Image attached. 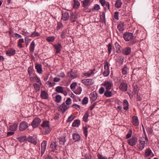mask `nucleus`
Listing matches in <instances>:
<instances>
[{"label":"nucleus","mask_w":159,"mask_h":159,"mask_svg":"<svg viewBox=\"0 0 159 159\" xmlns=\"http://www.w3.org/2000/svg\"><path fill=\"white\" fill-rule=\"evenodd\" d=\"M73 139L75 141H78L80 140V136L78 134L74 133L72 135Z\"/></svg>","instance_id":"obj_26"},{"label":"nucleus","mask_w":159,"mask_h":159,"mask_svg":"<svg viewBox=\"0 0 159 159\" xmlns=\"http://www.w3.org/2000/svg\"><path fill=\"white\" fill-rule=\"evenodd\" d=\"M41 125L43 128L42 133L43 134L46 135L50 133L51 128L49 126V121H44Z\"/></svg>","instance_id":"obj_1"},{"label":"nucleus","mask_w":159,"mask_h":159,"mask_svg":"<svg viewBox=\"0 0 159 159\" xmlns=\"http://www.w3.org/2000/svg\"><path fill=\"white\" fill-rule=\"evenodd\" d=\"M104 95L107 98L110 97L112 95V93L109 90H106L104 92Z\"/></svg>","instance_id":"obj_34"},{"label":"nucleus","mask_w":159,"mask_h":159,"mask_svg":"<svg viewBox=\"0 0 159 159\" xmlns=\"http://www.w3.org/2000/svg\"><path fill=\"white\" fill-rule=\"evenodd\" d=\"M17 127V125L16 124H14L13 125H10L9 126V129L10 130L12 131H15Z\"/></svg>","instance_id":"obj_39"},{"label":"nucleus","mask_w":159,"mask_h":159,"mask_svg":"<svg viewBox=\"0 0 159 159\" xmlns=\"http://www.w3.org/2000/svg\"><path fill=\"white\" fill-rule=\"evenodd\" d=\"M81 82L85 85L88 86L93 84L94 81L92 79H84L82 80Z\"/></svg>","instance_id":"obj_4"},{"label":"nucleus","mask_w":159,"mask_h":159,"mask_svg":"<svg viewBox=\"0 0 159 159\" xmlns=\"http://www.w3.org/2000/svg\"><path fill=\"white\" fill-rule=\"evenodd\" d=\"M54 48L56 50V53L58 54L60 52L62 47L60 43H58L57 44H55L53 46Z\"/></svg>","instance_id":"obj_9"},{"label":"nucleus","mask_w":159,"mask_h":159,"mask_svg":"<svg viewBox=\"0 0 159 159\" xmlns=\"http://www.w3.org/2000/svg\"><path fill=\"white\" fill-rule=\"evenodd\" d=\"M82 156L85 157V159H92L91 156L89 153L86 154L82 153Z\"/></svg>","instance_id":"obj_42"},{"label":"nucleus","mask_w":159,"mask_h":159,"mask_svg":"<svg viewBox=\"0 0 159 159\" xmlns=\"http://www.w3.org/2000/svg\"><path fill=\"white\" fill-rule=\"evenodd\" d=\"M42 65L40 64L37 63L35 64V68L37 70V72L40 74L42 73Z\"/></svg>","instance_id":"obj_20"},{"label":"nucleus","mask_w":159,"mask_h":159,"mask_svg":"<svg viewBox=\"0 0 159 159\" xmlns=\"http://www.w3.org/2000/svg\"><path fill=\"white\" fill-rule=\"evenodd\" d=\"M77 85L76 82H73L70 85V88L71 89H74L75 88V86Z\"/></svg>","instance_id":"obj_61"},{"label":"nucleus","mask_w":159,"mask_h":159,"mask_svg":"<svg viewBox=\"0 0 159 159\" xmlns=\"http://www.w3.org/2000/svg\"><path fill=\"white\" fill-rule=\"evenodd\" d=\"M83 129L85 136L87 137L88 136V128L87 127L84 126L83 127Z\"/></svg>","instance_id":"obj_46"},{"label":"nucleus","mask_w":159,"mask_h":159,"mask_svg":"<svg viewBox=\"0 0 159 159\" xmlns=\"http://www.w3.org/2000/svg\"><path fill=\"white\" fill-rule=\"evenodd\" d=\"M77 18V16L74 14H72L70 16V20L72 22H74L75 21L76 19Z\"/></svg>","instance_id":"obj_47"},{"label":"nucleus","mask_w":159,"mask_h":159,"mask_svg":"<svg viewBox=\"0 0 159 159\" xmlns=\"http://www.w3.org/2000/svg\"><path fill=\"white\" fill-rule=\"evenodd\" d=\"M107 46L108 47V54H109L111 52L112 50L111 44V43H109Z\"/></svg>","instance_id":"obj_60"},{"label":"nucleus","mask_w":159,"mask_h":159,"mask_svg":"<svg viewBox=\"0 0 159 159\" xmlns=\"http://www.w3.org/2000/svg\"><path fill=\"white\" fill-rule=\"evenodd\" d=\"M123 105L124 107H123V109L125 110L128 109L129 107V103L127 100L125 99L123 101Z\"/></svg>","instance_id":"obj_33"},{"label":"nucleus","mask_w":159,"mask_h":159,"mask_svg":"<svg viewBox=\"0 0 159 159\" xmlns=\"http://www.w3.org/2000/svg\"><path fill=\"white\" fill-rule=\"evenodd\" d=\"M98 97L97 94L96 92L94 91L91 93L90 95V98L91 103L95 101Z\"/></svg>","instance_id":"obj_16"},{"label":"nucleus","mask_w":159,"mask_h":159,"mask_svg":"<svg viewBox=\"0 0 159 159\" xmlns=\"http://www.w3.org/2000/svg\"><path fill=\"white\" fill-rule=\"evenodd\" d=\"M82 3V6L84 7H86L90 5V0H84L83 1H81Z\"/></svg>","instance_id":"obj_21"},{"label":"nucleus","mask_w":159,"mask_h":159,"mask_svg":"<svg viewBox=\"0 0 159 159\" xmlns=\"http://www.w3.org/2000/svg\"><path fill=\"white\" fill-rule=\"evenodd\" d=\"M128 68L126 66H125L122 70V73L124 75H126L127 74Z\"/></svg>","instance_id":"obj_44"},{"label":"nucleus","mask_w":159,"mask_h":159,"mask_svg":"<svg viewBox=\"0 0 159 159\" xmlns=\"http://www.w3.org/2000/svg\"><path fill=\"white\" fill-rule=\"evenodd\" d=\"M71 100L70 98H68L66 101V104L67 105H69L71 104Z\"/></svg>","instance_id":"obj_63"},{"label":"nucleus","mask_w":159,"mask_h":159,"mask_svg":"<svg viewBox=\"0 0 159 159\" xmlns=\"http://www.w3.org/2000/svg\"><path fill=\"white\" fill-rule=\"evenodd\" d=\"M152 153L151 150L150 148L146 149L145 153V155L146 157H148Z\"/></svg>","instance_id":"obj_40"},{"label":"nucleus","mask_w":159,"mask_h":159,"mask_svg":"<svg viewBox=\"0 0 159 159\" xmlns=\"http://www.w3.org/2000/svg\"><path fill=\"white\" fill-rule=\"evenodd\" d=\"M100 9V6L97 4H95L92 9L93 11L98 10Z\"/></svg>","instance_id":"obj_56"},{"label":"nucleus","mask_w":159,"mask_h":159,"mask_svg":"<svg viewBox=\"0 0 159 159\" xmlns=\"http://www.w3.org/2000/svg\"><path fill=\"white\" fill-rule=\"evenodd\" d=\"M110 71L109 70H105L102 73L103 75L104 76H107L109 74Z\"/></svg>","instance_id":"obj_54"},{"label":"nucleus","mask_w":159,"mask_h":159,"mask_svg":"<svg viewBox=\"0 0 159 159\" xmlns=\"http://www.w3.org/2000/svg\"><path fill=\"white\" fill-rule=\"evenodd\" d=\"M68 75L70 78L74 79L76 77V75L75 72L73 71L72 70L70 72H68Z\"/></svg>","instance_id":"obj_23"},{"label":"nucleus","mask_w":159,"mask_h":159,"mask_svg":"<svg viewBox=\"0 0 159 159\" xmlns=\"http://www.w3.org/2000/svg\"><path fill=\"white\" fill-rule=\"evenodd\" d=\"M41 96L42 99H47L48 97V93L45 90H42L41 94Z\"/></svg>","instance_id":"obj_22"},{"label":"nucleus","mask_w":159,"mask_h":159,"mask_svg":"<svg viewBox=\"0 0 159 159\" xmlns=\"http://www.w3.org/2000/svg\"><path fill=\"white\" fill-rule=\"evenodd\" d=\"M67 30H64L61 33V37L63 39H65L66 37V34Z\"/></svg>","instance_id":"obj_52"},{"label":"nucleus","mask_w":159,"mask_h":159,"mask_svg":"<svg viewBox=\"0 0 159 159\" xmlns=\"http://www.w3.org/2000/svg\"><path fill=\"white\" fill-rule=\"evenodd\" d=\"M88 102V99L87 97H84L82 101V103L83 104H86Z\"/></svg>","instance_id":"obj_53"},{"label":"nucleus","mask_w":159,"mask_h":159,"mask_svg":"<svg viewBox=\"0 0 159 159\" xmlns=\"http://www.w3.org/2000/svg\"><path fill=\"white\" fill-rule=\"evenodd\" d=\"M17 140L21 142H24L27 140L26 136L25 135H20L16 138Z\"/></svg>","instance_id":"obj_18"},{"label":"nucleus","mask_w":159,"mask_h":159,"mask_svg":"<svg viewBox=\"0 0 159 159\" xmlns=\"http://www.w3.org/2000/svg\"><path fill=\"white\" fill-rule=\"evenodd\" d=\"M34 78L35 80H36V81L37 83H39L40 85H41L42 84L40 78H39L36 75L35 76Z\"/></svg>","instance_id":"obj_55"},{"label":"nucleus","mask_w":159,"mask_h":159,"mask_svg":"<svg viewBox=\"0 0 159 159\" xmlns=\"http://www.w3.org/2000/svg\"><path fill=\"white\" fill-rule=\"evenodd\" d=\"M139 144L137 145L138 148L139 150L141 151L142 150L145 146V141L143 140V138L140 137L139 140Z\"/></svg>","instance_id":"obj_3"},{"label":"nucleus","mask_w":159,"mask_h":159,"mask_svg":"<svg viewBox=\"0 0 159 159\" xmlns=\"http://www.w3.org/2000/svg\"><path fill=\"white\" fill-rule=\"evenodd\" d=\"M97 156L99 159H107L106 157H103L102 155L100 154H98L97 155Z\"/></svg>","instance_id":"obj_62"},{"label":"nucleus","mask_w":159,"mask_h":159,"mask_svg":"<svg viewBox=\"0 0 159 159\" xmlns=\"http://www.w3.org/2000/svg\"><path fill=\"white\" fill-rule=\"evenodd\" d=\"M132 131L131 130H130L129 131L128 133L127 134L126 136V139H128L131 137L132 135Z\"/></svg>","instance_id":"obj_50"},{"label":"nucleus","mask_w":159,"mask_h":159,"mask_svg":"<svg viewBox=\"0 0 159 159\" xmlns=\"http://www.w3.org/2000/svg\"><path fill=\"white\" fill-rule=\"evenodd\" d=\"M80 125V121L79 120H75L74 121L72 126L73 127H78Z\"/></svg>","instance_id":"obj_31"},{"label":"nucleus","mask_w":159,"mask_h":159,"mask_svg":"<svg viewBox=\"0 0 159 159\" xmlns=\"http://www.w3.org/2000/svg\"><path fill=\"white\" fill-rule=\"evenodd\" d=\"M104 68L105 70H109V66H108V62L107 61H105V65L104 66Z\"/></svg>","instance_id":"obj_57"},{"label":"nucleus","mask_w":159,"mask_h":159,"mask_svg":"<svg viewBox=\"0 0 159 159\" xmlns=\"http://www.w3.org/2000/svg\"><path fill=\"white\" fill-rule=\"evenodd\" d=\"M73 7L75 9L78 8L80 6V4L78 0H73Z\"/></svg>","instance_id":"obj_25"},{"label":"nucleus","mask_w":159,"mask_h":159,"mask_svg":"<svg viewBox=\"0 0 159 159\" xmlns=\"http://www.w3.org/2000/svg\"><path fill=\"white\" fill-rule=\"evenodd\" d=\"M47 142L46 140H43L41 145V156H42L44 154L46 148Z\"/></svg>","instance_id":"obj_13"},{"label":"nucleus","mask_w":159,"mask_h":159,"mask_svg":"<svg viewBox=\"0 0 159 159\" xmlns=\"http://www.w3.org/2000/svg\"><path fill=\"white\" fill-rule=\"evenodd\" d=\"M124 23H121L117 26V28L120 31H122L124 29Z\"/></svg>","instance_id":"obj_37"},{"label":"nucleus","mask_w":159,"mask_h":159,"mask_svg":"<svg viewBox=\"0 0 159 159\" xmlns=\"http://www.w3.org/2000/svg\"><path fill=\"white\" fill-rule=\"evenodd\" d=\"M35 47V43L33 41L31 43L30 47V52L33 53L34 51Z\"/></svg>","instance_id":"obj_28"},{"label":"nucleus","mask_w":159,"mask_h":159,"mask_svg":"<svg viewBox=\"0 0 159 159\" xmlns=\"http://www.w3.org/2000/svg\"><path fill=\"white\" fill-rule=\"evenodd\" d=\"M120 90L123 91H126L127 90L128 86L127 84L124 82H122L119 86Z\"/></svg>","instance_id":"obj_12"},{"label":"nucleus","mask_w":159,"mask_h":159,"mask_svg":"<svg viewBox=\"0 0 159 159\" xmlns=\"http://www.w3.org/2000/svg\"><path fill=\"white\" fill-rule=\"evenodd\" d=\"M139 90V88L137 85H136L135 86H134L133 92L135 94L138 93Z\"/></svg>","instance_id":"obj_51"},{"label":"nucleus","mask_w":159,"mask_h":159,"mask_svg":"<svg viewBox=\"0 0 159 159\" xmlns=\"http://www.w3.org/2000/svg\"><path fill=\"white\" fill-rule=\"evenodd\" d=\"M75 118V116H72L71 115L66 120L67 122H69L72 121Z\"/></svg>","instance_id":"obj_49"},{"label":"nucleus","mask_w":159,"mask_h":159,"mask_svg":"<svg viewBox=\"0 0 159 159\" xmlns=\"http://www.w3.org/2000/svg\"><path fill=\"white\" fill-rule=\"evenodd\" d=\"M131 52V49L129 47H127L122 50V53L123 54L125 55H129Z\"/></svg>","instance_id":"obj_11"},{"label":"nucleus","mask_w":159,"mask_h":159,"mask_svg":"<svg viewBox=\"0 0 159 159\" xmlns=\"http://www.w3.org/2000/svg\"><path fill=\"white\" fill-rule=\"evenodd\" d=\"M61 15V19L63 20L67 21L69 18L70 16L69 12L67 11H62Z\"/></svg>","instance_id":"obj_10"},{"label":"nucleus","mask_w":159,"mask_h":159,"mask_svg":"<svg viewBox=\"0 0 159 159\" xmlns=\"http://www.w3.org/2000/svg\"><path fill=\"white\" fill-rule=\"evenodd\" d=\"M119 12L117 11L115 12L114 13V17L115 19L118 20L119 19L118 17Z\"/></svg>","instance_id":"obj_64"},{"label":"nucleus","mask_w":159,"mask_h":159,"mask_svg":"<svg viewBox=\"0 0 159 159\" xmlns=\"http://www.w3.org/2000/svg\"><path fill=\"white\" fill-rule=\"evenodd\" d=\"M115 46L116 49V52L120 53L121 52V47L120 45L117 42L115 43Z\"/></svg>","instance_id":"obj_32"},{"label":"nucleus","mask_w":159,"mask_h":159,"mask_svg":"<svg viewBox=\"0 0 159 159\" xmlns=\"http://www.w3.org/2000/svg\"><path fill=\"white\" fill-rule=\"evenodd\" d=\"M33 86L34 87L36 91H39L40 89V86L37 83H35L34 84H33Z\"/></svg>","instance_id":"obj_43"},{"label":"nucleus","mask_w":159,"mask_h":159,"mask_svg":"<svg viewBox=\"0 0 159 159\" xmlns=\"http://www.w3.org/2000/svg\"><path fill=\"white\" fill-rule=\"evenodd\" d=\"M138 142V139L135 137L133 136L132 138L127 141L128 144L131 146L135 145Z\"/></svg>","instance_id":"obj_2"},{"label":"nucleus","mask_w":159,"mask_h":159,"mask_svg":"<svg viewBox=\"0 0 159 159\" xmlns=\"http://www.w3.org/2000/svg\"><path fill=\"white\" fill-rule=\"evenodd\" d=\"M28 72L29 75H31L33 73L32 68L31 66L29 67L28 69Z\"/></svg>","instance_id":"obj_58"},{"label":"nucleus","mask_w":159,"mask_h":159,"mask_svg":"<svg viewBox=\"0 0 159 159\" xmlns=\"http://www.w3.org/2000/svg\"><path fill=\"white\" fill-rule=\"evenodd\" d=\"M28 127V124L25 121H22L20 124L19 129L20 131H23L25 130Z\"/></svg>","instance_id":"obj_6"},{"label":"nucleus","mask_w":159,"mask_h":159,"mask_svg":"<svg viewBox=\"0 0 159 159\" xmlns=\"http://www.w3.org/2000/svg\"><path fill=\"white\" fill-rule=\"evenodd\" d=\"M31 37H34L37 36H39L40 35V34L38 32H36L35 31L33 33H32V34L30 35Z\"/></svg>","instance_id":"obj_48"},{"label":"nucleus","mask_w":159,"mask_h":159,"mask_svg":"<svg viewBox=\"0 0 159 159\" xmlns=\"http://www.w3.org/2000/svg\"><path fill=\"white\" fill-rule=\"evenodd\" d=\"M55 98V102L57 103H60L62 97L61 95H57L56 96Z\"/></svg>","instance_id":"obj_36"},{"label":"nucleus","mask_w":159,"mask_h":159,"mask_svg":"<svg viewBox=\"0 0 159 159\" xmlns=\"http://www.w3.org/2000/svg\"><path fill=\"white\" fill-rule=\"evenodd\" d=\"M15 53V50L12 48H10L6 52V54L8 56H13Z\"/></svg>","instance_id":"obj_17"},{"label":"nucleus","mask_w":159,"mask_h":159,"mask_svg":"<svg viewBox=\"0 0 159 159\" xmlns=\"http://www.w3.org/2000/svg\"><path fill=\"white\" fill-rule=\"evenodd\" d=\"M36 140V137L31 136L28 137L27 139V140H28L29 142L32 143L34 145H36L37 143Z\"/></svg>","instance_id":"obj_15"},{"label":"nucleus","mask_w":159,"mask_h":159,"mask_svg":"<svg viewBox=\"0 0 159 159\" xmlns=\"http://www.w3.org/2000/svg\"><path fill=\"white\" fill-rule=\"evenodd\" d=\"M55 39V37L54 36L48 37L46 39V40L49 42H53Z\"/></svg>","instance_id":"obj_41"},{"label":"nucleus","mask_w":159,"mask_h":159,"mask_svg":"<svg viewBox=\"0 0 159 159\" xmlns=\"http://www.w3.org/2000/svg\"><path fill=\"white\" fill-rule=\"evenodd\" d=\"M122 3L120 0H116L115 4V7L117 8H119L121 7Z\"/></svg>","instance_id":"obj_30"},{"label":"nucleus","mask_w":159,"mask_h":159,"mask_svg":"<svg viewBox=\"0 0 159 159\" xmlns=\"http://www.w3.org/2000/svg\"><path fill=\"white\" fill-rule=\"evenodd\" d=\"M101 19L102 20V22L105 23H106V19L105 17V13L104 12L102 13V15L101 16Z\"/></svg>","instance_id":"obj_45"},{"label":"nucleus","mask_w":159,"mask_h":159,"mask_svg":"<svg viewBox=\"0 0 159 159\" xmlns=\"http://www.w3.org/2000/svg\"><path fill=\"white\" fill-rule=\"evenodd\" d=\"M82 91V89L81 88L80 86H79L74 91V93L75 94H80L81 93Z\"/></svg>","instance_id":"obj_38"},{"label":"nucleus","mask_w":159,"mask_h":159,"mask_svg":"<svg viewBox=\"0 0 159 159\" xmlns=\"http://www.w3.org/2000/svg\"><path fill=\"white\" fill-rule=\"evenodd\" d=\"M65 137L63 136L59 139V143L60 144L63 145L66 142Z\"/></svg>","instance_id":"obj_29"},{"label":"nucleus","mask_w":159,"mask_h":159,"mask_svg":"<svg viewBox=\"0 0 159 159\" xmlns=\"http://www.w3.org/2000/svg\"><path fill=\"white\" fill-rule=\"evenodd\" d=\"M41 120L38 117L35 118L31 123V125L34 128L38 127L41 122Z\"/></svg>","instance_id":"obj_5"},{"label":"nucleus","mask_w":159,"mask_h":159,"mask_svg":"<svg viewBox=\"0 0 159 159\" xmlns=\"http://www.w3.org/2000/svg\"><path fill=\"white\" fill-rule=\"evenodd\" d=\"M57 147V145L56 142L52 143L50 146V151L52 152H54L56 149Z\"/></svg>","instance_id":"obj_19"},{"label":"nucleus","mask_w":159,"mask_h":159,"mask_svg":"<svg viewBox=\"0 0 159 159\" xmlns=\"http://www.w3.org/2000/svg\"><path fill=\"white\" fill-rule=\"evenodd\" d=\"M56 91L58 93H61L64 94L65 95L66 94L63 92V87L60 86H57L56 88Z\"/></svg>","instance_id":"obj_27"},{"label":"nucleus","mask_w":159,"mask_h":159,"mask_svg":"<svg viewBox=\"0 0 159 159\" xmlns=\"http://www.w3.org/2000/svg\"><path fill=\"white\" fill-rule=\"evenodd\" d=\"M124 61V59L122 57H120L118 59V62L119 64H122Z\"/></svg>","instance_id":"obj_59"},{"label":"nucleus","mask_w":159,"mask_h":159,"mask_svg":"<svg viewBox=\"0 0 159 159\" xmlns=\"http://www.w3.org/2000/svg\"><path fill=\"white\" fill-rule=\"evenodd\" d=\"M89 116V112L88 111H87L85 113V114L84 116L83 117V120L85 122H86L87 121V120Z\"/></svg>","instance_id":"obj_35"},{"label":"nucleus","mask_w":159,"mask_h":159,"mask_svg":"<svg viewBox=\"0 0 159 159\" xmlns=\"http://www.w3.org/2000/svg\"><path fill=\"white\" fill-rule=\"evenodd\" d=\"M132 123L135 126H137L139 125L138 118L137 116H134L132 118Z\"/></svg>","instance_id":"obj_24"},{"label":"nucleus","mask_w":159,"mask_h":159,"mask_svg":"<svg viewBox=\"0 0 159 159\" xmlns=\"http://www.w3.org/2000/svg\"><path fill=\"white\" fill-rule=\"evenodd\" d=\"M69 106L66 105V103L64 102L62 104L60 105L58 107V108L61 111L62 114H63L66 110L69 108Z\"/></svg>","instance_id":"obj_8"},{"label":"nucleus","mask_w":159,"mask_h":159,"mask_svg":"<svg viewBox=\"0 0 159 159\" xmlns=\"http://www.w3.org/2000/svg\"><path fill=\"white\" fill-rule=\"evenodd\" d=\"M102 84L105 86L106 90H109L111 89L112 86H113L112 83L108 81L104 82L103 84Z\"/></svg>","instance_id":"obj_14"},{"label":"nucleus","mask_w":159,"mask_h":159,"mask_svg":"<svg viewBox=\"0 0 159 159\" xmlns=\"http://www.w3.org/2000/svg\"><path fill=\"white\" fill-rule=\"evenodd\" d=\"M134 37L132 33L129 32H126L123 35L124 39L126 41H128Z\"/></svg>","instance_id":"obj_7"}]
</instances>
